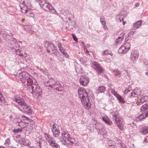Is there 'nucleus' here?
Wrapping results in <instances>:
<instances>
[{
    "label": "nucleus",
    "instance_id": "nucleus-34",
    "mask_svg": "<svg viewBox=\"0 0 148 148\" xmlns=\"http://www.w3.org/2000/svg\"><path fill=\"white\" fill-rule=\"evenodd\" d=\"M52 53L53 54L56 56L57 57L58 56H60V54H59L60 53L58 51V50L55 48V49H53V50H52Z\"/></svg>",
    "mask_w": 148,
    "mask_h": 148
},
{
    "label": "nucleus",
    "instance_id": "nucleus-46",
    "mask_svg": "<svg viewBox=\"0 0 148 148\" xmlns=\"http://www.w3.org/2000/svg\"><path fill=\"white\" fill-rule=\"evenodd\" d=\"M13 105L15 107L17 108H18V109L21 111H23L21 109V108L19 107V105H17L16 104L14 103L13 104Z\"/></svg>",
    "mask_w": 148,
    "mask_h": 148
},
{
    "label": "nucleus",
    "instance_id": "nucleus-52",
    "mask_svg": "<svg viewBox=\"0 0 148 148\" xmlns=\"http://www.w3.org/2000/svg\"><path fill=\"white\" fill-rule=\"evenodd\" d=\"M16 120L17 122V125H18L20 126L19 123L21 121V119H16Z\"/></svg>",
    "mask_w": 148,
    "mask_h": 148
},
{
    "label": "nucleus",
    "instance_id": "nucleus-38",
    "mask_svg": "<svg viewBox=\"0 0 148 148\" xmlns=\"http://www.w3.org/2000/svg\"><path fill=\"white\" fill-rule=\"evenodd\" d=\"M138 97L137 95L134 91V90L131 92V95L129 96V97L131 98L132 97Z\"/></svg>",
    "mask_w": 148,
    "mask_h": 148
},
{
    "label": "nucleus",
    "instance_id": "nucleus-5",
    "mask_svg": "<svg viewBox=\"0 0 148 148\" xmlns=\"http://www.w3.org/2000/svg\"><path fill=\"white\" fill-rule=\"evenodd\" d=\"M61 134L62 139L65 143V145L69 144L73 145L74 144L75 139L70 137V135L68 132L63 131Z\"/></svg>",
    "mask_w": 148,
    "mask_h": 148
},
{
    "label": "nucleus",
    "instance_id": "nucleus-17",
    "mask_svg": "<svg viewBox=\"0 0 148 148\" xmlns=\"http://www.w3.org/2000/svg\"><path fill=\"white\" fill-rule=\"evenodd\" d=\"M102 120L106 124L110 125L112 124V122L110 119L108 118L107 116H105L102 117Z\"/></svg>",
    "mask_w": 148,
    "mask_h": 148
},
{
    "label": "nucleus",
    "instance_id": "nucleus-9",
    "mask_svg": "<svg viewBox=\"0 0 148 148\" xmlns=\"http://www.w3.org/2000/svg\"><path fill=\"white\" fill-rule=\"evenodd\" d=\"M45 47L48 53L50 52V50H53V49H55L56 47L51 42L46 41L44 44Z\"/></svg>",
    "mask_w": 148,
    "mask_h": 148
},
{
    "label": "nucleus",
    "instance_id": "nucleus-44",
    "mask_svg": "<svg viewBox=\"0 0 148 148\" xmlns=\"http://www.w3.org/2000/svg\"><path fill=\"white\" fill-rule=\"evenodd\" d=\"M131 86H128V88L126 89L124 91V93L125 94H127L130 91Z\"/></svg>",
    "mask_w": 148,
    "mask_h": 148
},
{
    "label": "nucleus",
    "instance_id": "nucleus-59",
    "mask_svg": "<svg viewBox=\"0 0 148 148\" xmlns=\"http://www.w3.org/2000/svg\"><path fill=\"white\" fill-rule=\"evenodd\" d=\"M58 59L60 61H64V59L63 58H62V57L59 58Z\"/></svg>",
    "mask_w": 148,
    "mask_h": 148
},
{
    "label": "nucleus",
    "instance_id": "nucleus-48",
    "mask_svg": "<svg viewBox=\"0 0 148 148\" xmlns=\"http://www.w3.org/2000/svg\"><path fill=\"white\" fill-rule=\"evenodd\" d=\"M109 54V52H108V51L106 50L103 51L102 53L103 55V56L105 55H107Z\"/></svg>",
    "mask_w": 148,
    "mask_h": 148
},
{
    "label": "nucleus",
    "instance_id": "nucleus-26",
    "mask_svg": "<svg viewBox=\"0 0 148 148\" xmlns=\"http://www.w3.org/2000/svg\"><path fill=\"white\" fill-rule=\"evenodd\" d=\"M116 97L118 100L119 102L120 103H125V101L124 100L122 97L119 94Z\"/></svg>",
    "mask_w": 148,
    "mask_h": 148
},
{
    "label": "nucleus",
    "instance_id": "nucleus-8",
    "mask_svg": "<svg viewBox=\"0 0 148 148\" xmlns=\"http://www.w3.org/2000/svg\"><path fill=\"white\" fill-rule=\"evenodd\" d=\"M46 142L42 140L36 142L34 146H32L30 148H44Z\"/></svg>",
    "mask_w": 148,
    "mask_h": 148
},
{
    "label": "nucleus",
    "instance_id": "nucleus-10",
    "mask_svg": "<svg viewBox=\"0 0 148 148\" xmlns=\"http://www.w3.org/2000/svg\"><path fill=\"white\" fill-rule=\"evenodd\" d=\"M42 8L43 10L46 11H49L52 13H54L56 12V10L53 8L49 3H47Z\"/></svg>",
    "mask_w": 148,
    "mask_h": 148
},
{
    "label": "nucleus",
    "instance_id": "nucleus-13",
    "mask_svg": "<svg viewBox=\"0 0 148 148\" xmlns=\"http://www.w3.org/2000/svg\"><path fill=\"white\" fill-rule=\"evenodd\" d=\"M56 81L54 79L51 78L47 82L46 81H45L44 83L45 86H49L51 88L53 87V85L55 83Z\"/></svg>",
    "mask_w": 148,
    "mask_h": 148
},
{
    "label": "nucleus",
    "instance_id": "nucleus-55",
    "mask_svg": "<svg viewBox=\"0 0 148 148\" xmlns=\"http://www.w3.org/2000/svg\"><path fill=\"white\" fill-rule=\"evenodd\" d=\"M144 142L147 143H148V136H146L144 139Z\"/></svg>",
    "mask_w": 148,
    "mask_h": 148
},
{
    "label": "nucleus",
    "instance_id": "nucleus-49",
    "mask_svg": "<svg viewBox=\"0 0 148 148\" xmlns=\"http://www.w3.org/2000/svg\"><path fill=\"white\" fill-rule=\"evenodd\" d=\"M72 37L73 38V39L75 41V42H77V41L78 39L75 35L73 34Z\"/></svg>",
    "mask_w": 148,
    "mask_h": 148
},
{
    "label": "nucleus",
    "instance_id": "nucleus-43",
    "mask_svg": "<svg viewBox=\"0 0 148 148\" xmlns=\"http://www.w3.org/2000/svg\"><path fill=\"white\" fill-rule=\"evenodd\" d=\"M116 125L121 130H122L123 129V125L122 123H118Z\"/></svg>",
    "mask_w": 148,
    "mask_h": 148
},
{
    "label": "nucleus",
    "instance_id": "nucleus-39",
    "mask_svg": "<svg viewBox=\"0 0 148 148\" xmlns=\"http://www.w3.org/2000/svg\"><path fill=\"white\" fill-rule=\"evenodd\" d=\"M10 143V138H8L6 139L4 143V145L5 146H7Z\"/></svg>",
    "mask_w": 148,
    "mask_h": 148
},
{
    "label": "nucleus",
    "instance_id": "nucleus-12",
    "mask_svg": "<svg viewBox=\"0 0 148 148\" xmlns=\"http://www.w3.org/2000/svg\"><path fill=\"white\" fill-rule=\"evenodd\" d=\"M89 79L87 77L85 76H82L79 79V82L81 85L85 86L87 85L89 82Z\"/></svg>",
    "mask_w": 148,
    "mask_h": 148
},
{
    "label": "nucleus",
    "instance_id": "nucleus-61",
    "mask_svg": "<svg viewBox=\"0 0 148 148\" xmlns=\"http://www.w3.org/2000/svg\"><path fill=\"white\" fill-rule=\"evenodd\" d=\"M134 31H131L130 33L131 34V35H132V36L133 35V34H134Z\"/></svg>",
    "mask_w": 148,
    "mask_h": 148
},
{
    "label": "nucleus",
    "instance_id": "nucleus-36",
    "mask_svg": "<svg viewBox=\"0 0 148 148\" xmlns=\"http://www.w3.org/2000/svg\"><path fill=\"white\" fill-rule=\"evenodd\" d=\"M100 21L102 25H104L106 24V23L104 21V17L103 16H101L100 18Z\"/></svg>",
    "mask_w": 148,
    "mask_h": 148
},
{
    "label": "nucleus",
    "instance_id": "nucleus-1",
    "mask_svg": "<svg viewBox=\"0 0 148 148\" xmlns=\"http://www.w3.org/2000/svg\"><path fill=\"white\" fill-rule=\"evenodd\" d=\"M78 94L84 108L87 109H89L91 105L88 92L84 88H80L78 89Z\"/></svg>",
    "mask_w": 148,
    "mask_h": 148
},
{
    "label": "nucleus",
    "instance_id": "nucleus-23",
    "mask_svg": "<svg viewBox=\"0 0 148 148\" xmlns=\"http://www.w3.org/2000/svg\"><path fill=\"white\" fill-rule=\"evenodd\" d=\"M16 54L19 55V56L25 57L26 56L25 52L23 51H20L19 49L16 50Z\"/></svg>",
    "mask_w": 148,
    "mask_h": 148
},
{
    "label": "nucleus",
    "instance_id": "nucleus-4",
    "mask_svg": "<svg viewBox=\"0 0 148 148\" xmlns=\"http://www.w3.org/2000/svg\"><path fill=\"white\" fill-rule=\"evenodd\" d=\"M21 79V81L24 83L25 87L27 86L30 85L33 81L30 75L26 72H22L19 73L18 75Z\"/></svg>",
    "mask_w": 148,
    "mask_h": 148
},
{
    "label": "nucleus",
    "instance_id": "nucleus-58",
    "mask_svg": "<svg viewBox=\"0 0 148 148\" xmlns=\"http://www.w3.org/2000/svg\"><path fill=\"white\" fill-rule=\"evenodd\" d=\"M56 90H58V91H62V88H61V86L60 87H59L57 89H56Z\"/></svg>",
    "mask_w": 148,
    "mask_h": 148
},
{
    "label": "nucleus",
    "instance_id": "nucleus-35",
    "mask_svg": "<svg viewBox=\"0 0 148 148\" xmlns=\"http://www.w3.org/2000/svg\"><path fill=\"white\" fill-rule=\"evenodd\" d=\"M46 140L48 142L50 139H51L53 138L51 137V136L49 134L47 133H45L44 134Z\"/></svg>",
    "mask_w": 148,
    "mask_h": 148
},
{
    "label": "nucleus",
    "instance_id": "nucleus-40",
    "mask_svg": "<svg viewBox=\"0 0 148 148\" xmlns=\"http://www.w3.org/2000/svg\"><path fill=\"white\" fill-rule=\"evenodd\" d=\"M111 92L114 96H115V97H116L119 95V94L118 93H117L115 92V90H114L112 89H111Z\"/></svg>",
    "mask_w": 148,
    "mask_h": 148
},
{
    "label": "nucleus",
    "instance_id": "nucleus-33",
    "mask_svg": "<svg viewBox=\"0 0 148 148\" xmlns=\"http://www.w3.org/2000/svg\"><path fill=\"white\" fill-rule=\"evenodd\" d=\"M134 90V91H135V92H136V93L137 95L138 96L140 95H141V93H142L141 90L140 89H138L137 88H136Z\"/></svg>",
    "mask_w": 148,
    "mask_h": 148
},
{
    "label": "nucleus",
    "instance_id": "nucleus-29",
    "mask_svg": "<svg viewBox=\"0 0 148 148\" xmlns=\"http://www.w3.org/2000/svg\"><path fill=\"white\" fill-rule=\"evenodd\" d=\"M39 3L41 8H42L45 3H47L46 0H39Z\"/></svg>",
    "mask_w": 148,
    "mask_h": 148
},
{
    "label": "nucleus",
    "instance_id": "nucleus-11",
    "mask_svg": "<svg viewBox=\"0 0 148 148\" xmlns=\"http://www.w3.org/2000/svg\"><path fill=\"white\" fill-rule=\"evenodd\" d=\"M57 125L56 124H53L51 128L53 136L56 137H58L60 134V131L57 128Z\"/></svg>",
    "mask_w": 148,
    "mask_h": 148
},
{
    "label": "nucleus",
    "instance_id": "nucleus-31",
    "mask_svg": "<svg viewBox=\"0 0 148 148\" xmlns=\"http://www.w3.org/2000/svg\"><path fill=\"white\" fill-rule=\"evenodd\" d=\"M60 51L62 53L64 56L66 58H68L69 55L67 52H65V49L63 48Z\"/></svg>",
    "mask_w": 148,
    "mask_h": 148
},
{
    "label": "nucleus",
    "instance_id": "nucleus-18",
    "mask_svg": "<svg viewBox=\"0 0 148 148\" xmlns=\"http://www.w3.org/2000/svg\"><path fill=\"white\" fill-rule=\"evenodd\" d=\"M148 96L145 95L140 98H138V102L139 103L142 104L148 101Z\"/></svg>",
    "mask_w": 148,
    "mask_h": 148
},
{
    "label": "nucleus",
    "instance_id": "nucleus-30",
    "mask_svg": "<svg viewBox=\"0 0 148 148\" xmlns=\"http://www.w3.org/2000/svg\"><path fill=\"white\" fill-rule=\"evenodd\" d=\"M53 85V87H52L51 88L55 89L56 90V89H57V88L61 86L60 85L59 83L57 81H56L55 83Z\"/></svg>",
    "mask_w": 148,
    "mask_h": 148
},
{
    "label": "nucleus",
    "instance_id": "nucleus-53",
    "mask_svg": "<svg viewBox=\"0 0 148 148\" xmlns=\"http://www.w3.org/2000/svg\"><path fill=\"white\" fill-rule=\"evenodd\" d=\"M131 35V34H130V33H129L128 34L127 36H126V38L125 39V41H128L129 39V38H129V36H130V35Z\"/></svg>",
    "mask_w": 148,
    "mask_h": 148
},
{
    "label": "nucleus",
    "instance_id": "nucleus-37",
    "mask_svg": "<svg viewBox=\"0 0 148 148\" xmlns=\"http://www.w3.org/2000/svg\"><path fill=\"white\" fill-rule=\"evenodd\" d=\"M20 143L22 145L26 146L28 144V143L26 142V141L24 139L21 140V141H19Z\"/></svg>",
    "mask_w": 148,
    "mask_h": 148
},
{
    "label": "nucleus",
    "instance_id": "nucleus-25",
    "mask_svg": "<svg viewBox=\"0 0 148 148\" xmlns=\"http://www.w3.org/2000/svg\"><path fill=\"white\" fill-rule=\"evenodd\" d=\"M148 109V103H146L143 105L140 108V111L141 112H144Z\"/></svg>",
    "mask_w": 148,
    "mask_h": 148
},
{
    "label": "nucleus",
    "instance_id": "nucleus-22",
    "mask_svg": "<svg viewBox=\"0 0 148 148\" xmlns=\"http://www.w3.org/2000/svg\"><path fill=\"white\" fill-rule=\"evenodd\" d=\"M97 132L99 134H100L101 135V138H103V135L106 133V131L105 129L102 127H101L100 129H98Z\"/></svg>",
    "mask_w": 148,
    "mask_h": 148
},
{
    "label": "nucleus",
    "instance_id": "nucleus-14",
    "mask_svg": "<svg viewBox=\"0 0 148 148\" xmlns=\"http://www.w3.org/2000/svg\"><path fill=\"white\" fill-rule=\"evenodd\" d=\"M138 56V53L137 51H134L132 52L130 58L134 62L137 59Z\"/></svg>",
    "mask_w": 148,
    "mask_h": 148
},
{
    "label": "nucleus",
    "instance_id": "nucleus-27",
    "mask_svg": "<svg viewBox=\"0 0 148 148\" xmlns=\"http://www.w3.org/2000/svg\"><path fill=\"white\" fill-rule=\"evenodd\" d=\"M21 117L24 120L27 121L31 123L32 124L34 123V121L33 120L29 119L28 118L24 115H22Z\"/></svg>",
    "mask_w": 148,
    "mask_h": 148
},
{
    "label": "nucleus",
    "instance_id": "nucleus-24",
    "mask_svg": "<svg viewBox=\"0 0 148 148\" xmlns=\"http://www.w3.org/2000/svg\"><path fill=\"white\" fill-rule=\"evenodd\" d=\"M124 34H123L122 35H121V36H119L118 38L116 39L115 42L116 44H120L122 42L124 39Z\"/></svg>",
    "mask_w": 148,
    "mask_h": 148
},
{
    "label": "nucleus",
    "instance_id": "nucleus-20",
    "mask_svg": "<svg viewBox=\"0 0 148 148\" xmlns=\"http://www.w3.org/2000/svg\"><path fill=\"white\" fill-rule=\"evenodd\" d=\"M141 24V22L140 21H138L136 22L134 24L132 30H135L138 28L140 26Z\"/></svg>",
    "mask_w": 148,
    "mask_h": 148
},
{
    "label": "nucleus",
    "instance_id": "nucleus-6",
    "mask_svg": "<svg viewBox=\"0 0 148 148\" xmlns=\"http://www.w3.org/2000/svg\"><path fill=\"white\" fill-rule=\"evenodd\" d=\"M131 45L128 42H126L119 49L118 52L120 54H124L127 53L130 48Z\"/></svg>",
    "mask_w": 148,
    "mask_h": 148
},
{
    "label": "nucleus",
    "instance_id": "nucleus-47",
    "mask_svg": "<svg viewBox=\"0 0 148 148\" xmlns=\"http://www.w3.org/2000/svg\"><path fill=\"white\" fill-rule=\"evenodd\" d=\"M21 8V11L22 13H25L27 12V10L26 9V8Z\"/></svg>",
    "mask_w": 148,
    "mask_h": 148
},
{
    "label": "nucleus",
    "instance_id": "nucleus-7",
    "mask_svg": "<svg viewBox=\"0 0 148 148\" xmlns=\"http://www.w3.org/2000/svg\"><path fill=\"white\" fill-rule=\"evenodd\" d=\"M93 69L99 73H103L104 71L103 67L97 62L94 61L92 63Z\"/></svg>",
    "mask_w": 148,
    "mask_h": 148
},
{
    "label": "nucleus",
    "instance_id": "nucleus-3",
    "mask_svg": "<svg viewBox=\"0 0 148 148\" xmlns=\"http://www.w3.org/2000/svg\"><path fill=\"white\" fill-rule=\"evenodd\" d=\"M26 89L28 92L33 94L40 95L42 94V89L39 86L35 79L32 81L30 85L27 86Z\"/></svg>",
    "mask_w": 148,
    "mask_h": 148
},
{
    "label": "nucleus",
    "instance_id": "nucleus-2",
    "mask_svg": "<svg viewBox=\"0 0 148 148\" xmlns=\"http://www.w3.org/2000/svg\"><path fill=\"white\" fill-rule=\"evenodd\" d=\"M13 99L22 109L23 110L22 112L24 111L25 113L29 115L32 114V110L31 109V107L26 104L23 99L15 97Z\"/></svg>",
    "mask_w": 148,
    "mask_h": 148
},
{
    "label": "nucleus",
    "instance_id": "nucleus-51",
    "mask_svg": "<svg viewBox=\"0 0 148 148\" xmlns=\"http://www.w3.org/2000/svg\"><path fill=\"white\" fill-rule=\"evenodd\" d=\"M58 47L59 48V50H61L63 48L62 47V44L60 43H58Z\"/></svg>",
    "mask_w": 148,
    "mask_h": 148
},
{
    "label": "nucleus",
    "instance_id": "nucleus-42",
    "mask_svg": "<svg viewBox=\"0 0 148 148\" xmlns=\"http://www.w3.org/2000/svg\"><path fill=\"white\" fill-rule=\"evenodd\" d=\"M79 68L77 67V68H75V70L76 72L78 73H80L82 72L81 71V66H79Z\"/></svg>",
    "mask_w": 148,
    "mask_h": 148
},
{
    "label": "nucleus",
    "instance_id": "nucleus-21",
    "mask_svg": "<svg viewBox=\"0 0 148 148\" xmlns=\"http://www.w3.org/2000/svg\"><path fill=\"white\" fill-rule=\"evenodd\" d=\"M113 118L115 120L116 124L117 125L118 123H121V119L118 117L115 114L113 115Z\"/></svg>",
    "mask_w": 148,
    "mask_h": 148
},
{
    "label": "nucleus",
    "instance_id": "nucleus-41",
    "mask_svg": "<svg viewBox=\"0 0 148 148\" xmlns=\"http://www.w3.org/2000/svg\"><path fill=\"white\" fill-rule=\"evenodd\" d=\"M114 75L115 76H119V77H120V75L122 74V73H120L119 71L118 70H116L114 72Z\"/></svg>",
    "mask_w": 148,
    "mask_h": 148
},
{
    "label": "nucleus",
    "instance_id": "nucleus-15",
    "mask_svg": "<svg viewBox=\"0 0 148 148\" xmlns=\"http://www.w3.org/2000/svg\"><path fill=\"white\" fill-rule=\"evenodd\" d=\"M49 144L53 148H60V146L58 144L55 143V141L52 138L48 142Z\"/></svg>",
    "mask_w": 148,
    "mask_h": 148
},
{
    "label": "nucleus",
    "instance_id": "nucleus-50",
    "mask_svg": "<svg viewBox=\"0 0 148 148\" xmlns=\"http://www.w3.org/2000/svg\"><path fill=\"white\" fill-rule=\"evenodd\" d=\"M10 37V36L9 35H6L4 38V39L5 40L8 41V40H9L10 39L9 38Z\"/></svg>",
    "mask_w": 148,
    "mask_h": 148
},
{
    "label": "nucleus",
    "instance_id": "nucleus-19",
    "mask_svg": "<svg viewBox=\"0 0 148 148\" xmlns=\"http://www.w3.org/2000/svg\"><path fill=\"white\" fill-rule=\"evenodd\" d=\"M148 116V110L145 111V112L143 113L142 114L139 115L138 117V118L140 120H141L147 117Z\"/></svg>",
    "mask_w": 148,
    "mask_h": 148
},
{
    "label": "nucleus",
    "instance_id": "nucleus-57",
    "mask_svg": "<svg viewBox=\"0 0 148 148\" xmlns=\"http://www.w3.org/2000/svg\"><path fill=\"white\" fill-rule=\"evenodd\" d=\"M119 19L120 20V22H121L122 21H123V25H125V23H126V22H124L123 21V17L122 18H121V17H120L119 18Z\"/></svg>",
    "mask_w": 148,
    "mask_h": 148
},
{
    "label": "nucleus",
    "instance_id": "nucleus-60",
    "mask_svg": "<svg viewBox=\"0 0 148 148\" xmlns=\"http://www.w3.org/2000/svg\"><path fill=\"white\" fill-rule=\"evenodd\" d=\"M117 142L119 143L120 144V145L122 143V141L120 140L119 139L117 140Z\"/></svg>",
    "mask_w": 148,
    "mask_h": 148
},
{
    "label": "nucleus",
    "instance_id": "nucleus-63",
    "mask_svg": "<svg viewBox=\"0 0 148 148\" xmlns=\"http://www.w3.org/2000/svg\"><path fill=\"white\" fill-rule=\"evenodd\" d=\"M123 72V73L124 74H127V71L126 70H124Z\"/></svg>",
    "mask_w": 148,
    "mask_h": 148
},
{
    "label": "nucleus",
    "instance_id": "nucleus-64",
    "mask_svg": "<svg viewBox=\"0 0 148 148\" xmlns=\"http://www.w3.org/2000/svg\"><path fill=\"white\" fill-rule=\"evenodd\" d=\"M139 5V3H136L135 4V6L136 7L138 6Z\"/></svg>",
    "mask_w": 148,
    "mask_h": 148
},
{
    "label": "nucleus",
    "instance_id": "nucleus-56",
    "mask_svg": "<svg viewBox=\"0 0 148 148\" xmlns=\"http://www.w3.org/2000/svg\"><path fill=\"white\" fill-rule=\"evenodd\" d=\"M120 145L121 146V148H125L126 147L125 145L123 143L121 144Z\"/></svg>",
    "mask_w": 148,
    "mask_h": 148
},
{
    "label": "nucleus",
    "instance_id": "nucleus-28",
    "mask_svg": "<svg viewBox=\"0 0 148 148\" xmlns=\"http://www.w3.org/2000/svg\"><path fill=\"white\" fill-rule=\"evenodd\" d=\"M5 100L1 93L0 94V105H3L5 104Z\"/></svg>",
    "mask_w": 148,
    "mask_h": 148
},
{
    "label": "nucleus",
    "instance_id": "nucleus-32",
    "mask_svg": "<svg viewBox=\"0 0 148 148\" xmlns=\"http://www.w3.org/2000/svg\"><path fill=\"white\" fill-rule=\"evenodd\" d=\"M106 91V88L104 86H101L99 87L98 91L100 93H103Z\"/></svg>",
    "mask_w": 148,
    "mask_h": 148
},
{
    "label": "nucleus",
    "instance_id": "nucleus-54",
    "mask_svg": "<svg viewBox=\"0 0 148 148\" xmlns=\"http://www.w3.org/2000/svg\"><path fill=\"white\" fill-rule=\"evenodd\" d=\"M111 142H112V141L111 140H109L108 142V144L109 146H111L110 148H116V147L115 146H114L112 144L110 145L109 144V143Z\"/></svg>",
    "mask_w": 148,
    "mask_h": 148
},
{
    "label": "nucleus",
    "instance_id": "nucleus-62",
    "mask_svg": "<svg viewBox=\"0 0 148 148\" xmlns=\"http://www.w3.org/2000/svg\"><path fill=\"white\" fill-rule=\"evenodd\" d=\"M103 28L105 30H106V29L107 28V26H106V24H103Z\"/></svg>",
    "mask_w": 148,
    "mask_h": 148
},
{
    "label": "nucleus",
    "instance_id": "nucleus-16",
    "mask_svg": "<svg viewBox=\"0 0 148 148\" xmlns=\"http://www.w3.org/2000/svg\"><path fill=\"white\" fill-rule=\"evenodd\" d=\"M139 132L143 134L148 133V126H143L139 129Z\"/></svg>",
    "mask_w": 148,
    "mask_h": 148
},
{
    "label": "nucleus",
    "instance_id": "nucleus-45",
    "mask_svg": "<svg viewBox=\"0 0 148 148\" xmlns=\"http://www.w3.org/2000/svg\"><path fill=\"white\" fill-rule=\"evenodd\" d=\"M13 132L14 133H18L21 132V130L20 128L14 129L13 130Z\"/></svg>",
    "mask_w": 148,
    "mask_h": 148
}]
</instances>
